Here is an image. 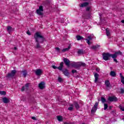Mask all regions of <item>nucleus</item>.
Here are the masks:
<instances>
[{
	"label": "nucleus",
	"mask_w": 124,
	"mask_h": 124,
	"mask_svg": "<svg viewBox=\"0 0 124 124\" xmlns=\"http://www.w3.org/2000/svg\"><path fill=\"white\" fill-rule=\"evenodd\" d=\"M34 38L35 40V42H36L35 48L36 49H40V48H41L40 43H43L44 40H45L44 37L41 35L40 32H36L34 35Z\"/></svg>",
	"instance_id": "obj_1"
},
{
	"label": "nucleus",
	"mask_w": 124,
	"mask_h": 124,
	"mask_svg": "<svg viewBox=\"0 0 124 124\" xmlns=\"http://www.w3.org/2000/svg\"><path fill=\"white\" fill-rule=\"evenodd\" d=\"M16 73H17V71L16 70H12L11 73H8L6 77L8 78V79H12L15 76Z\"/></svg>",
	"instance_id": "obj_2"
},
{
	"label": "nucleus",
	"mask_w": 124,
	"mask_h": 124,
	"mask_svg": "<svg viewBox=\"0 0 124 124\" xmlns=\"http://www.w3.org/2000/svg\"><path fill=\"white\" fill-rule=\"evenodd\" d=\"M36 13L40 16L43 15V6H40L39 9L36 10Z\"/></svg>",
	"instance_id": "obj_3"
},
{
	"label": "nucleus",
	"mask_w": 124,
	"mask_h": 124,
	"mask_svg": "<svg viewBox=\"0 0 124 124\" xmlns=\"http://www.w3.org/2000/svg\"><path fill=\"white\" fill-rule=\"evenodd\" d=\"M97 106H98V103L96 102L91 110L92 114H94V113L96 112V110H97Z\"/></svg>",
	"instance_id": "obj_4"
},
{
	"label": "nucleus",
	"mask_w": 124,
	"mask_h": 124,
	"mask_svg": "<svg viewBox=\"0 0 124 124\" xmlns=\"http://www.w3.org/2000/svg\"><path fill=\"white\" fill-rule=\"evenodd\" d=\"M109 58H110V53H104L103 54V60H104V61H108Z\"/></svg>",
	"instance_id": "obj_5"
},
{
	"label": "nucleus",
	"mask_w": 124,
	"mask_h": 124,
	"mask_svg": "<svg viewBox=\"0 0 124 124\" xmlns=\"http://www.w3.org/2000/svg\"><path fill=\"white\" fill-rule=\"evenodd\" d=\"M52 68L53 69H59V70H62V67H63V62H61L60 63V65L59 67H57L55 65L52 66Z\"/></svg>",
	"instance_id": "obj_6"
},
{
	"label": "nucleus",
	"mask_w": 124,
	"mask_h": 124,
	"mask_svg": "<svg viewBox=\"0 0 124 124\" xmlns=\"http://www.w3.org/2000/svg\"><path fill=\"white\" fill-rule=\"evenodd\" d=\"M29 83H26L25 86H22V87L21 88V92H24L25 90L28 91L29 90Z\"/></svg>",
	"instance_id": "obj_7"
},
{
	"label": "nucleus",
	"mask_w": 124,
	"mask_h": 124,
	"mask_svg": "<svg viewBox=\"0 0 124 124\" xmlns=\"http://www.w3.org/2000/svg\"><path fill=\"white\" fill-rule=\"evenodd\" d=\"M35 75L37 76H40V75H42V70L40 69H37V70H35Z\"/></svg>",
	"instance_id": "obj_8"
},
{
	"label": "nucleus",
	"mask_w": 124,
	"mask_h": 124,
	"mask_svg": "<svg viewBox=\"0 0 124 124\" xmlns=\"http://www.w3.org/2000/svg\"><path fill=\"white\" fill-rule=\"evenodd\" d=\"M72 66L76 68L77 69L81 67V62H78V63H75L72 65Z\"/></svg>",
	"instance_id": "obj_9"
},
{
	"label": "nucleus",
	"mask_w": 124,
	"mask_h": 124,
	"mask_svg": "<svg viewBox=\"0 0 124 124\" xmlns=\"http://www.w3.org/2000/svg\"><path fill=\"white\" fill-rule=\"evenodd\" d=\"M63 62L66 65H67V66L69 67V65L70 64V61H69V60L67 59V58H64Z\"/></svg>",
	"instance_id": "obj_10"
},
{
	"label": "nucleus",
	"mask_w": 124,
	"mask_h": 124,
	"mask_svg": "<svg viewBox=\"0 0 124 124\" xmlns=\"http://www.w3.org/2000/svg\"><path fill=\"white\" fill-rule=\"evenodd\" d=\"M108 99L109 101H110V102L118 101V98H117V97L114 96L111 97H109Z\"/></svg>",
	"instance_id": "obj_11"
},
{
	"label": "nucleus",
	"mask_w": 124,
	"mask_h": 124,
	"mask_svg": "<svg viewBox=\"0 0 124 124\" xmlns=\"http://www.w3.org/2000/svg\"><path fill=\"white\" fill-rule=\"evenodd\" d=\"M88 5H89V2H85L81 4H79V6L81 8H83V7H86V6H88Z\"/></svg>",
	"instance_id": "obj_12"
},
{
	"label": "nucleus",
	"mask_w": 124,
	"mask_h": 124,
	"mask_svg": "<svg viewBox=\"0 0 124 124\" xmlns=\"http://www.w3.org/2000/svg\"><path fill=\"white\" fill-rule=\"evenodd\" d=\"M39 87L41 89H43L44 88H45V83L43 81H42L39 84Z\"/></svg>",
	"instance_id": "obj_13"
},
{
	"label": "nucleus",
	"mask_w": 124,
	"mask_h": 124,
	"mask_svg": "<svg viewBox=\"0 0 124 124\" xmlns=\"http://www.w3.org/2000/svg\"><path fill=\"white\" fill-rule=\"evenodd\" d=\"M20 73H23V77H24V78H26V77H27V75H28V71L27 70L21 71Z\"/></svg>",
	"instance_id": "obj_14"
},
{
	"label": "nucleus",
	"mask_w": 124,
	"mask_h": 124,
	"mask_svg": "<svg viewBox=\"0 0 124 124\" xmlns=\"http://www.w3.org/2000/svg\"><path fill=\"white\" fill-rule=\"evenodd\" d=\"M94 77L95 78L94 82L97 83V81H98V78L99 77V75L97 73H95L94 74Z\"/></svg>",
	"instance_id": "obj_15"
},
{
	"label": "nucleus",
	"mask_w": 124,
	"mask_h": 124,
	"mask_svg": "<svg viewBox=\"0 0 124 124\" xmlns=\"http://www.w3.org/2000/svg\"><path fill=\"white\" fill-rule=\"evenodd\" d=\"M62 72L65 76L68 77L69 76V72H68V70L65 69V70H63Z\"/></svg>",
	"instance_id": "obj_16"
},
{
	"label": "nucleus",
	"mask_w": 124,
	"mask_h": 124,
	"mask_svg": "<svg viewBox=\"0 0 124 124\" xmlns=\"http://www.w3.org/2000/svg\"><path fill=\"white\" fill-rule=\"evenodd\" d=\"M3 102L4 103H9V102L10 101L8 98L6 97H3L2 98Z\"/></svg>",
	"instance_id": "obj_17"
},
{
	"label": "nucleus",
	"mask_w": 124,
	"mask_h": 124,
	"mask_svg": "<svg viewBox=\"0 0 124 124\" xmlns=\"http://www.w3.org/2000/svg\"><path fill=\"white\" fill-rule=\"evenodd\" d=\"M74 106L77 110H78V109L80 108V106H79V104H78V103L77 102H75Z\"/></svg>",
	"instance_id": "obj_18"
},
{
	"label": "nucleus",
	"mask_w": 124,
	"mask_h": 124,
	"mask_svg": "<svg viewBox=\"0 0 124 124\" xmlns=\"http://www.w3.org/2000/svg\"><path fill=\"white\" fill-rule=\"evenodd\" d=\"M77 53L78 55H83L84 54V50L83 49H78Z\"/></svg>",
	"instance_id": "obj_19"
},
{
	"label": "nucleus",
	"mask_w": 124,
	"mask_h": 124,
	"mask_svg": "<svg viewBox=\"0 0 124 124\" xmlns=\"http://www.w3.org/2000/svg\"><path fill=\"white\" fill-rule=\"evenodd\" d=\"M110 76H112V77H116V72H115V71H110Z\"/></svg>",
	"instance_id": "obj_20"
},
{
	"label": "nucleus",
	"mask_w": 124,
	"mask_h": 124,
	"mask_svg": "<svg viewBox=\"0 0 124 124\" xmlns=\"http://www.w3.org/2000/svg\"><path fill=\"white\" fill-rule=\"evenodd\" d=\"M69 49H70V46H69L67 48L62 49V52H63V53H64V52L69 51Z\"/></svg>",
	"instance_id": "obj_21"
},
{
	"label": "nucleus",
	"mask_w": 124,
	"mask_h": 124,
	"mask_svg": "<svg viewBox=\"0 0 124 124\" xmlns=\"http://www.w3.org/2000/svg\"><path fill=\"white\" fill-rule=\"evenodd\" d=\"M105 84L107 88H109V86H110V81H109V80H106L105 82Z\"/></svg>",
	"instance_id": "obj_22"
},
{
	"label": "nucleus",
	"mask_w": 124,
	"mask_h": 124,
	"mask_svg": "<svg viewBox=\"0 0 124 124\" xmlns=\"http://www.w3.org/2000/svg\"><path fill=\"white\" fill-rule=\"evenodd\" d=\"M99 47H100V45H97L92 46L91 48L93 50H95V49H97V48H99Z\"/></svg>",
	"instance_id": "obj_23"
},
{
	"label": "nucleus",
	"mask_w": 124,
	"mask_h": 124,
	"mask_svg": "<svg viewBox=\"0 0 124 124\" xmlns=\"http://www.w3.org/2000/svg\"><path fill=\"white\" fill-rule=\"evenodd\" d=\"M106 32L107 36H110V35H111V34L110 33V31H109L108 29H106Z\"/></svg>",
	"instance_id": "obj_24"
},
{
	"label": "nucleus",
	"mask_w": 124,
	"mask_h": 124,
	"mask_svg": "<svg viewBox=\"0 0 124 124\" xmlns=\"http://www.w3.org/2000/svg\"><path fill=\"white\" fill-rule=\"evenodd\" d=\"M76 38L77 39V40H81V39H84V38L82 36H81L80 35H77L76 36Z\"/></svg>",
	"instance_id": "obj_25"
},
{
	"label": "nucleus",
	"mask_w": 124,
	"mask_h": 124,
	"mask_svg": "<svg viewBox=\"0 0 124 124\" xmlns=\"http://www.w3.org/2000/svg\"><path fill=\"white\" fill-rule=\"evenodd\" d=\"M109 57L111 58H112V59H116V58H117V55L116 54V53L114 54H109Z\"/></svg>",
	"instance_id": "obj_26"
},
{
	"label": "nucleus",
	"mask_w": 124,
	"mask_h": 124,
	"mask_svg": "<svg viewBox=\"0 0 124 124\" xmlns=\"http://www.w3.org/2000/svg\"><path fill=\"white\" fill-rule=\"evenodd\" d=\"M7 31H8V32H11V31H12V27L11 26H8L7 27Z\"/></svg>",
	"instance_id": "obj_27"
},
{
	"label": "nucleus",
	"mask_w": 124,
	"mask_h": 124,
	"mask_svg": "<svg viewBox=\"0 0 124 124\" xmlns=\"http://www.w3.org/2000/svg\"><path fill=\"white\" fill-rule=\"evenodd\" d=\"M57 119L59 121V122H62V117L61 116H57Z\"/></svg>",
	"instance_id": "obj_28"
},
{
	"label": "nucleus",
	"mask_w": 124,
	"mask_h": 124,
	"mask_svg": "<svg viewBox=\"0 0 124 124\" xmlns=\"http://www.w3.org/2000/svg\"><path fill=\"white\" fill-rule=\"evenodd\" d=\"M101 100L102 103H105V102H106V99H105V98H104L103 97H101Z\"/></svg>",
	"instance_id": "obj_29"
},
{
	"label": "nucleus",
	"mask_w": 124,
	"mask_h": 124,
	"mask_svg": "<svg viewBox=\"0 0 124 124\" xmlns=\"http://www.w3.org/2000/svg\"><path fill=\"white\" fill-rule=\"evenodd\" d=\"M70 106V107L68 108V110H69V111H72L73 110V105H71Z\"/></svg>",
	"instance_id": "obj_30"
},
{
	"label": "nucleus",
	"mask_w": 124,
	"mask_h": 124,
	"mask_svg": "<svg viewBox=\"0 0 124 124\" xmlns=\"http://www.w3.org/2000/svg\"><path fill=\"white\" fill-rule=\"evenodd\" d=\"M0 94L5 95V94H6V92L5 91H0Z\"/></svg>",
	"instance_id": "obj_31"
},
{
	"label": "nucleus",
	"mask_w": 124,
	"mask_h": 124,
	"mask_svg": "<svg viewBox=\"0 0 124 124\" xmlns=\"http://www.w3.org/2000/svg\"><path fill=\"white\" fill-rule=\"evenodd\" d=\"M115 54L116 55V56L118 57L119 55H122V52L119 51L118 52H115Z\"/></svg>",
	"instance_id": "obj_32"
},
{
	"label": "nucleus",
	"mask_w": 124,
	"mask_h": 124,
	"mask_svg": "<svg viewBox=\"0 0 124 124\" xmlns=\"http://www.w3.org/2000/svg\"><path fill=\"white\" fill-rule=\"evenodd\" d=\"M85 40L86 41V43L88 44V45H91V44H92V43H91L88 39H85Z\"/></svg>",
	"instance_id": "obj_33"
},
{
	"label": "nucleus",
	"mask_w": 124,
	"mask_h": 124,
	"mask_svg": "<svg viewBox=\"0 0 124 124\" xmlns=\"http://www.w3.org/2000/svg\"><path fill=\"white\" fill-rule=\"evenodd\" d=\"M108 108V104H104V110H106Z\"/></svg>",
	"instance_id": "obj_34"
},
{
	"label": "nucleus",
	"mask_w": 124,
	"mask_h": 124,
	"mask_svg": "<svg viewBox=\"0 0 124 124\" xmlns=\"http://www.w3.org/2000/svg\"><path fill=\"white\" fill-rule=\"evenodd\" d=\"M80 65L81 66H86V63L80 62Z\"/></svg>",
	"instance_id": "obj_35"
},
{
	"label": "nucleus",
	"mask_w": 124,
	"mask_h": 124,
	"mask_svg": "<svg viewBox=\"0 0 124 124\" xmlns=\"http://www.w3.org/2000/svg\"><path fill=\"white\" fill-rule=\"evenodd\" d=\"M119 108L121 111H124V107H122L121 106H119Z\"/></svg>",
	"instance_id": "obj_36"
},
{
	"label": "nucleus",
	"mask_w": 124,
	"mask_h": 124,
	"mask_svg": "<svg viewBox=\"0 0 124 124\" xmlns=\"http://www.w3.org/2000/svg\"><path fill=\"white\" fill-rule=\"evenodd\" d=\"M62 81H63V80H62V78H61V77L58 78V81L62 82Z\"/></svg>",
	"instance_id": "obj_37"
},
{
	"label": "nucleus",
	"mask_w": 124,
	"mask_h": 124,
	"mask_svg": "<svg viewBox=\"0 0 124 124\" xmlns=\"http://www.w3.org/2000/svg\"><path fill=\"white\" fill-rule=\"evenodd\" d=\"M72 73H73V74H74V73H77V70H72Z\"/></svg>",
	"instance_id": "obj_38"
},
{
	"label": "nucleus",
	"mask_w": 124,
	"mask_h": 124,
	"mask_svg": "<svg viewBox=\"0 0 124 124\" xmlns=\"http://www.w3.org/2000/svg\"><path fill=\"white\" fill-rule=\"evenodd\" d=\"M88 40H92V39H93V38L92 37V36H89L88 37Z\"/></svg>",
	"instance_id": "obj_39"
},
{
	"label": "nucleus",
	"mask_w": 124,
	"mask_h": 124,
	"mask_svg": "<svg viewBox=\"0 0 124 124\" xmlns=\"http://www.w3.org/2000/svg\"><path fill=\"white\" fill-rule=\"evenodd\" d=\"M55 50H56V51H57L58 53H60V48L55 47Z\"/></svg>",
	"instance_id": "obj_40"
},
{
	"label": "nucleus",
	"mask_w": 124,
	"mask_h": 124,
	"mask_svg": "<svg viewBox=\"0 0 124 124\" xmlns=\"http://www.w3.org/2000/svg\"><path fill=\"white\" fill-rule=\"evenodd\" d=\"M120 91H121V93H124V89L121 88Z\"/></svg>",
	"instance_id": "obj_41"
},
{
	"label": "nucleus",
	"mask_w": 124,
	"mask_h": 124,
	"mask_svg": "<svg viewBox=\"0 0 124 124\" xmlns=\"http://www.w3.org/2000/svg\"><path fill=\"white\" fill-rule=\"evenodd\" d=\"M91 9V8L90 7H88L86 8V11H89V10Z\"/></svg>",
	"instance_id": "obj_42"
},
{
	"label": "nucleus",
	"mask_w": 124,
	"mask_h": 124,
	"mask_svg": "<svg viewBox=\"0 0 124 124\" xmlns=\"http://www.w3.org/2000/svg\"><path fill=\"white\" fill-rule=\"evenodd\" d=\"M27 33L28 35H31V32H30V31H28Z\"/></svg>",
	"instance_id": "obj_43"
},
{
	"label": "nucleus",
	"mask_w": 124,
	"mask_h": 124,
	"mask_svg": "<svg viewBox=\"0 0 124 124\" xmlns=\"http://www.w3.org/2000/svg\"><path fill=\"white\" fill-rule=\"evenodd\" d=\"M100 70V69L97 68L96 69V71H97V72H99V71Z\"/></svg>",
	"instance_id": "obj_44"
},
{
	"label": "nucleus",
	"mask_w": 124,
	"mask_h": 124,
	"mask_svg": "<svg viewBox=\"0 0 124 124\" xmlns=\"http://www.w3.org/2000/svg\"><path fill=\"white\" fill-rule=\"evenodd\" d=\"M114 62H118V61H117V59L113 58Z\"/></svg>",
	"instance_id": "obj_45"
},
{
	"label": "nucleus",
	"mask_w": 124,
	"mask_h": 124,
	"mask_svg": "<svg viewBox=\"0 0 124 124\" xmlns=\"http://www.w3.org/2000/svg\"><path fill=\"white\" fill-rule=\"evenodd\" d=\"M31 119H32V120H36V118H35V117H31Z\"/></svg>",
	"instance_id": "obj_46"
},
{
	"label": "nucleus",
	"mask_w": 124,
	"mask_h": 124,
	"mask_svg": "<svg viewBox=\"0 0 124 124\" xmlns=\"http://www.w3.org/2000/svg\"><path fill=\"white\" fill-rule=\"evenodd\" d=\"M108 109H109V110H111V109H112V107H108Z\"/></svg>",
	"instance_id": "obj_47"
},
{
	"label": "nucleus",
	"mask_w": 124,
	"mask_h": 124,
	"mask_svg": "<svg viewBox=\"0 0 124 124\" xmlns=\"http://www.w3.org/2000/svg\"><path fill=\"white\" fill-rule=\"evenodd\" d=\"M115 113V111L113 110L111 111V114H114Z\"/></svg>",
	"instance_id": "obj_48"
},
{
	"label": "nucleus",
	"mask_w": 124,
	"mask_h": 124,
	"mask_svg": "<svg viewBox=\"0 0 124 124\" xmlns=\"http://www.w3.org/2000/svg\"><path fill=\"white\" fill-rule=\"evenodd\" d=\"M14 49H15V50H17V47H15Z\"/></svg>",
	"instance_id": "obj_49"
},
{
	"label": "nucleus",
	"mask_w": 124,
	"mask_h": 124,
	"mask_svg": "<svg viewBox=\"0 0 124 124\" xmlns=\"http://www.w3.org/2000/svg\"><path fill=\"white\" fill-rule=\"evenodd\" d=\"M100 17H101V15H100V14H99Z\"/></svg>",
	"instance_id": "obj_50"
}]
</instances>
